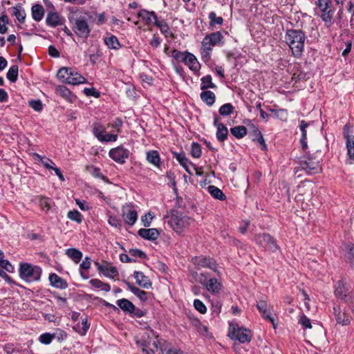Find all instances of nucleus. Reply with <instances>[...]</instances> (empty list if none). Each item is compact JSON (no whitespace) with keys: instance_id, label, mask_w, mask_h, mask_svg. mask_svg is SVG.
Instances as JSON below:
<instances>
[{"instance_id":"nucleus-12","label":"nucleus","mask_w":354,"mask_h":354,"mask_svg":"<svg viewBox=\"0 0 354 354\" xmlns=\"http://www.w3.org/2000/svg\"><path fill=\"white\" fill-rule=\"evenodd\" d=\"M257 308L261 314V316L264 319H268L272 324L273 327L276 328L274 319L271 316L272 312V306L266 301L259 300L257 304Z\"/></svg>"},{"instance_id":"nucleus-13","label":"nucleus","mask_w":354,"mask_h":354,"mask_svg":"<svg viewBox=\"0 0 354 354\" xmlns=\"http://www.w3.org/2000/svg\"><path fill=\"white\" fill-rule=\"evenodd\" d=\"M97 270L100 272L102 273L104 276L109 278H114L118 275V272L116 267L112 266L109 263L105 262L100 264L98 262L95 263Z\"/></svg>"},{"instance_id":"nucleus-41","label":"nucleus","mask_w":354,"mask_h":354,"mask_svg":"<svg viewBox=\"0 0 354 354\" xmlns=\"http://www.w3.org/2000/svg\"><path fill=\"white\" fill-rule=\"evenodd\" d=\"M72 71V68H62L58 71L57 73V77L61 81L66 83L68 81V77H69L70 76L69 74L71 73Z\"/></svg>"},{"instance_id":"nucleus-25","label":"nucleus","mask_w":354,"mask_h":354,"mask_svg":"<svg viewBox=\"0 0 354 354\" xmlns=\"http://www.w3.org/2000/svg\"><path fill=\"white\" fill-rule=\"evenodd\" d=\"M124 283L127 285L129 290H130L131 292L136 295L141 301H146L147 299V293L145 291L139 289L127 281H124Z\"/></svg>"},{"instance_id":"nucleus-63","label":"nucleus","mask_w":354,"mask_h":354,"mask_svg":"<svg viewBox=\"0 0 354 354\" xmlns=\"http://www.w3.org/2000/svg\"><path fill=\"white\" fill-rule=\"evenodd\" d=\"M309 126V122L305 120L300 121L299 129L301 132V138H307L306 128Z\"/></svg>"},{"instance_id":"nucleus-31","label":"nucleus","mask_w":354,"mask_h":354,"mask_svg":"<svg viewBox=\"0 0 354 354\" xmlns=\"http://www.w3.org/2000/svg\"><path fill=\"white\" fill-rule=\"evenodd\" d=\"M104 40L109 48L117 50L120 48V44L115 35H109L104 37Z\"/></svg>"},{"instance_id":"nucleus-49","label":"nucleus","mask_w":354,"mask_h":354,"mask_svg":"<svg viewBox=\"0 0 354 354\" xmlns=\"http://www.w3.org/2000/svg\"><path fill=\"white\" fill-rule=\"evenodd\" d=\"M345 257L351 263H354V244L348 243L346 245Z\"/></svg>"},{"instance_id":"nucleus-11","label":"nucleus","mask_w":354,"mask_h":354,"mask_svg":"<svg viewBox=\"0 0 354 354\" xmlns=\"http://www.w3.org/2000/svg\"><path fill=\"white\" fill-rule=\"evenodd\" d=\"M333 315L338 324L346 326L351 323V317L344 308H342L340 306L335 305L333 307Z\"/></svg>"},{"instance_id":"nucleus-3","label":"nucleus","mask_w":354,"mask_h":354,"mask_svg":"<svg viewBox=\"0 0 354 354\" xmlns=\"http://www.w3.org/2000/svg\"><path fill=\"white\" fill-rule=\"evenodd\" d=\"M191 222L192 219L189 216L176 211L171 213L168 221L169 225L178 233H181L185 229L187 228Z\"/></svg>"},{"instance_id":"nucleus-37","label":"nucleus","mask_w":354,"mask_h":354,"mask_svg":"<svg viewBox=\"0 0 354 354\" xmlns=\"http://www.w3.org/2000/svg\"><path fill=\"white\" fill-rule=\"evenodd\" d=\"M89 283L95 288L101 289L104 292H109L111 290L109 284L104 283L97 279L90 280Z\"/></svg>"},{"instance_id":"nucleus-15","label":"nucleus","mask_w":354,"mask_h":354,"mask_svg":"<svg viewBox=\"0 0 354 354\" xmlns=\"http://www.w3.org/2000/svg\"><path fill=\"white\" fill-rule=\"evenodd\" d=\"M65 22V19L57 12H49L46 19V23L48 26L57 27L58 26L63 25Z\"/></svg>"},{"instance_id":"nucleus-32","label":"nucleus","mask_w":354,"mask_h":354,"mask_svg":"<svg viewBox=\"0 0 354 354\" xmlns=\"http://www.w3.org/2000/svg\"><path fill=\"white\" fill-rule=\"evenodd\" d=\"M207 191L211 194V196L216 199L220 201H225L226 199V196L221 191V189L214 185L208 186Z\"/></svg>"},{"instance_id":"nucleus-45","label":"nucleus","mask_w":354,"mask_h":354,"mask_svg":"<svg viewBox=\"0 0 354 354\" xmlns=\"http://www.w3.org/2000/svg\"><path fill=\"white\" fill-rule=\"evenodd\" d=\"M234 110V107L230 103L222 105L219 109V113L223 116H228L231 115Z\"/></svg>"},{"instance_id":"nucleus-7","label":"nucleus","mask_w":354,"mask_h":354,"mask_svg":"<svg viewBox=\"0 0 354 354\" xmlns=\"http://www.w3.org/2000/svg\"><path fill=\"white\" fill-rule=\"evenodd\" d=\"M69 20L73 24L72 28L73 32L79 37L87 39L90 35L91 29L85 17L81 16L73 21L71 19H69Z\"/></svg>"},{"instance_id":"nucleus-61","label":"nucleus","mask_w":354,"mask_h":354,"mask_svg":"<svg viewBox=\"0 0 354 354\" xmlns=\"http://www.w3.org/2000/svg\"><path fill=\"white\" fill-rule=\"evenodd\" d=\"M153 216L151 212H148L145 216H142L141 220L145 227H149Z\"/></svg>"},{"instance_id":"nucleus-5","label":"nucleus","mask_w":354,"mask_h":354,"mask_svg":"<svg viewBox=\"0 0 354 354\" xmlns=\"http://www.w3.org/2000/svg\"><path fill=\"white\" fill-rule=\"evenodd\" d=\"M316 5L321 12L320 17L324 21L326 26L327 27L330 26L335 13L332 1L330 0H317Z\"/></svg>"},{"instance_id":"nucleus-54","label":"nucleus","mask_w":354,"mask_h":354,"mask_svg":"<svg viewBox=\"0 0 354 354\" xmlns=\"http://www.w3.org/2000/svg\"><path fill=\"white\" fill-rule=\"evenodd\" d=\"M118 139L117 134L109 133L105 131V133L102 135L99 141L102 142H115Z\"/></svg>"},{"instance_id":"nucleus-18","label":"nucleus","mask_w":354,"mask_h":354,"mask_svg":"<svg viewBox=\"0 0 354 354\" xmlns=\"http://www.w3.org/2000/svg\"><path fill=\"white\" fill-rule=\"evenodd\" d=\"M138 234L142 238L149 241H155L160 236V232L156 228H142L138 230Z\"/></svg>"},{"instance_id":"nucleus-39","label":"nucleus","mask_w":354,"mask_h":354,"mask_svg":"<svg viewBox=\"0 0 354 354\" xmlns=\"http://www.w3.org/2000/svg\"><path fill=\"white\" fill-rule=\"evenodd\" d=\"M201 89L205 90L209 88H214L216 85L212 81V76L207 75L201 78Z\"/></svg>"},{"instance_id":"nucleus-29","label":"nucleus","mask_w":354,"mask_h":354,"mask_svg":"<svg viewBox=\"0 0 354 354\" xmlns=\"http://www.w3.org/2000/svg\"><path fill=\"white\" fill-rule=\"evenodd\" d=\"M69 75L70 76L69 77H68V81L66 82L68 84L76 85L85 83L86 81L85 77H84L77 72H74L72 71Z\"/></svg>"},{"instance_id":"nucleus-10","label":"nucleus","mask_w":354,"mask_h":354,"mask_svg":"<svg viewBox=\"0 0 354 354\" xmlns=\"http://www.w3.org/2000/svg\"><path fill=\"white\" fill-rule=\"evenodd\" d=\"M109 155L116 162L123 164L125 162V159L129 158V151L122 146H119L111 149L109 152Z\"/></svg>"},{"instance_id":"nucleus-57","label":"nucleus","mask_w":354,"mask_h":354,"mask_svg":"<svg viewBox=\"0 0 354 354\" xmlns=\"http://www.w3.org/2000/svg\"><path fill=\"white\" fill-rule=\"evenodd\" d=\"M194 308L201 313H205L207 311V308L205 304L199 299H195L194 301Z\"/></svg>"},{"instance_id":"nucleus-21","label":"nucleus","mask_w":354,"mask_h":354,"mask_svg":"<svg viewBox=\"0 0 354 354\" xmlns=\"http://www.w3.org/2000/svg\"><path fill=\"white\" fill-rule=\"evenodd\" d=\"M50 285L55 288L66 289L68 287L66 281L55 273L49 275Z\"/></svg>"},{"instance_id":"nucleus-59","label":"nucleus","mask_w":354,"mask_h":354,"mask_svg":"<svg viewBox=\"0 0 354 354\" xmlns=\"http://www.w3.org/2000/svg\"><path fill=\"white\" fill-rule=\"evenodd\" d=\"M8 22V18L7 16L3 15L0 17V33L4 34L6 30V24Z\"/></svg>"},{"instance_id":"nucleus-1","label":"nucleus","mask_w":354,"mask_h":354,"mask_svg":"<svg viewBox=\"0 0 354 354\" xmlns=\"http://www.w3.org/2000/svg\"><path fill=\"white\" fill-rule=\"evenodd\" d=\"M306 37L303 31L290 29L286 31L285 40L292 50V55L299 57L304 50Z\"/></svg>"},{"instance_id":"nucleus-46","label":"nucleus","mask_w":354,"mask_h":354,"mask_svg":"<svg viewBox=\"0 0 354 354\" xmlns=\"http://www.w3.org/2000/svg\"><path fill=\"white\" fill-rule=\"evenodd\" d=\"M254 132H255L257 136L255 138L253 139V140L257 142V143L259 144V147H261V149L262 150L266 151L267 150V145L266 144V142L263 137V135L257 129H255Z\"/></svg>"},{"instance_id":"nucleus-51","label":"nucleus","mask_w":354,"mask_h":354,"mask_svg":"<svg viewBox=\"0 0 354 354\" xmlns=\"http://www.w3.org/2000/svg\"><path fill=\"white\" fill-rule=\"evenodd\" d=\"M190 153L192 157L195 158H200L202 153L201 146L197 142H192Z\"/></svg>"},{"instance_id":"nucleus-33","label":"nucleus","mask_w":354,"mask_h":354,"mask_svg":"<svg viewBox=\"0 0 354 354\" xmlns=\"http://www.w3.org/2000/svg\"><path fill=\"white\" fill-rule=\"evenodd\" d=\"M221 287V283L215 278L210 279L206 284L207 290L212 293L218 292Z\"/></svg>"},{"instance_id":"nucleus-44","label":"nucleus","mask_w":354,"mask_h":354,"mask_svg":"<svg viewBox=\"0 0 354 354\" xmlns=\"http://www.w3.org/2000/svg\"><path fill=\"white\" fill-rule=\"evenodd\" d=\"M189 52H181L178 50L174 49L171 51V56L178 62H185V57H187V54Z\"/></svg>"},{"instance_id":"nucleus-27","label":"nucleus","mask_w":354,"mask_h":354,"mask_svg":"<svg viewBox=\"0 0 354 354\" xmlns=\"http://www.w3.org/2000/svg\"><path fill=\"white\" fill-rule=\"evenodd\" d=\"M203 39L213 46L219 45L221 43H223V35L218 31L206 35Z\"/></svg>"},{"instance_id":"nucleus-50","label":"nucleus","mask_w":354,"mask_h":354,"mask_svg":"<svg viewBox=\"0 0 354 354\" xmlns=\"http://www.w3.org/2000/svg\"><path fill=\"white\" fill-rule=\"evenodd\" d=\"M67 217L73 221L80 223L82 221V215L76 209L69 211Z\"/></svg>"},{"instance_id":"nucleus-16","label":"nucleus","mask_w":354,"mask_h":354,"mask_svg":"<svg viewBox=\"0 0 354 354\" xmlns=\"http://www.w3.org/2000/svg\"><path fill=\"white\" fill-rule=\"evenodd\" d=\"M138 17H140L147 26L152 24L158 20L157 15L155 12L149 11L146 9H141L137 14Z\"/></svg>"},{"instance_id":"nucleus-14","label":"nucleus","mask_w":354,"mask_h":354,"mask_svg":"<svg viewBox=\"0 0 354 354\" xmlns=\"http://www.w3.org/2000/svg\"><path fill=\"white\" fill-rule=\"evenodd\" d=\"M193 263L198 266L203 268H208L209 269L213 270L214 271H216L217 264L215 261L209 257H206L204 256L201 257H195L192 259Z\"/></svg>"},{"instance_id":"nucleus-24","label":"nucleus","mask_w":354,"mask_h":354,"mask_svg":"<svg viewBox=\"0 0 354 354\" xmlns=\"http://www.w3.org/2000/svg\"><path fill=\"white\" fill-rule=\"evenodd\" d=\"M174 158L178 161L180 165L183 167V168L185 169V171L189 174H192V172L189 168V165H190V162L188 160V158L186 157L185 154L184 153H176L174 152Z\"/></svg>"},{"instance_id":"nucleus-34","label":"nucleus","mask_w":354,"mask_h":354,"mask_svg":"<svg viewBox=\"0 0 354 354\" xmlns=\"http://www.w3.org/2000/svg\"><path fill=\"white\" fill-rule=\"evenodd\" d=\"M65 254L71 259L75 263L80 262L82 257V253L81 251L76 248H69L66 250Z\"/></svg>"},{"instance_id":"nucleus-22","label":"nucleus","mask_w":354,"mask_h":354,"mask_svg":"<svg viewBox=\"0 0 354 354\" xmlns=\"http://www.w3.org/2000/svg\"><path fill=\"white\" fill-rule=\"evenodd\" d=\"M335 294L339 299H343L346 301H348V289L346 288L345 283H344L342 281H339L335 284Z\"/></svg>"},{"instance_id":"nucleus-4","label":"nucleus","mask_w":354,"mask_h":354,"mask_svg":"<svg viewBox=\"0 0 354 354\" xmlns=\"http://www.w3.org/2000/svg\"><path fill=\"white\" fill-rule=\"evenodd\" d=\"M322 170L319 160L309 156L306 160L301 161L299 166L295 168L294 172L295 174H297L300 171H305L306 174L312 175L321 173Z\"/></svg>"},{"instance_id":"nucleus-8","label":"nucleus","mask_w":354,"mask_h":354,"mask_svg":"<svg viewBox=\"0 0 354 354\" xmlns=\"http://www.w3.org/2000/svg\"><path fill=\"white\" fill-rule=\"evenodd\" d=\"M151 339H153L152 341V345L154 346L156 351L158 349L162 350V346L166 343L165 341H163L159 339L158 334L155 332L151 328H147L145 331V334L142 337V341L144 342L143 346L145 347H148L149 344L151 342Z\"/></svg>"},{"instance_id":"nucleus-48","label":"nucleus","mask_w":354,"mask_h":354,"mask_svg":"<svg viewBox=\"0 0 354 354\" xmlns=\"http://www.w3.org/2000/svg\"><path fill=\"white\" fill-rule=\"evenodd\" d=\"M347 155L350 159L354 160V138H350L346 140Z\"/></svg>"},{"instance_id":"nucleus-17","label":"nucleus","mask_w":354,"mask_h":354,"mask_svg":"<svg viewBox=\"0 0 354 354\" xmlns=\"http://www.w3.org/2000/svg\"><path fill=\"white\" fill-rule=\"evenodd\" d=\"M218 120V117L215 115L214 118V124L217 128L216 138L219 141L223 142L227 137L228 130L223 124L219 123Z\"/></svg>"},{"instance_id":"nucleus-58","label":"nucleus","mask_w":354,"mask_h":354,"mask_svg":"<svg viewBox=\"0 0 354 354\" xmlns=\"http://www.w3.org/2000/svg\"><path fill=\"white\" fill-rule=\"evenodd\" d=\"M30 106L37 112H40L43 109V104L39 100H30L29 102Z\"/></svg>"},{"instance_id":"nucleus-6","label":"nucleus","mask_w":354,"mask_h":354,"mask_svg":"<svg viewBox=\"0 0 354 354\" xmlns=\"http://www.w3.org/2000/svg\"><path fill=\"white\" fill-rule=\"evenodd\" d=\"M229 337L232 339H236L240 343H248L251 341L252 334L251 330L239 326L230 325Z\"/></svg>"},{"instance_id":"nucleus-23","label":"nucleus","mask_w":354,"mask_h":354,"mask_svg":"<svg viewBox=\"0 0 354 354\" xmlns=\"http://www.w3.org/2000/svg\"><path fill=\"white\" fill-rule=\"evenodd\" d=\"M122 217L127 225L132 226L138 220V213L135 209H128L123 211Z\"/></svg>"},{"instance_id":"nucleus-20","label":"nucleus","mask_w":354,"mask_h":354,"mask_svg":"<svg viewBox=\"0 0 354 354\" xmlns=\"http://www.w3.org/2000/svg\"><path fill=\"white\" fill-rule=\"evenodd\" d=\"M133 277L136 279V283L143 288H149L151 286V282L149 279L142 272L140 271H134Z\"/></svg>"},{"instance_id":"nucleus-62","label":"nucleus","mask_w":354,"mask_h":354,"mask_svg":"<svg viewBox=\"0 0 354 354\" xmlns=\"http://www.w3.org/2000/svg\"><path fill=\"white\" fill-rule=\"evenodd\" d=\"M129 253L135 257H138L141 259H144L146 257V254L144 252L139 249H130Z\"/></svg>"},{"instance_id":"nucleus-56","label":"nucleus","mask_w":354,"mask_h":354,"mask_svg":"<svg viewBox=\"0 0 354 354\" xmlns=\"http://www.w3.org/2000/svg\"><path fill=\"white\" fill-rule=\"evenodd\" d=\"M299 324H300L304 328H311V322L305 315H300L299 319Z\"/></svg>"},{"instance_id":"nucleus-53","label":"nucleus","mask_w":354,"mask_h":354,"mask_svg":"<svg viewBox=\"0 0 354 354\" xmlns=\"http://www.w3.org/2000/svg\"><path fill=\"white\" fill-rule=\"evenodd\" d=\"M209 19H210V26H213L216 24L221 25L223 22V19L221 17H216L214 12H211L209 14Z\"/></svg>"},{"instance_id":"nucleus-47","label":"nucleus","mask_w":354,"mask_h":354,"mask_svg":"<svg viewBox=\"0 0 354 354\" xmlns=\"http://www.w3.org/2000/svg\"><path fill=\"white\" fill-rule=\"evenodd\" d=\"M93 133L95 137L100 140L102 135L105 133V129L102 125L98 123H95L93 127Z\"/></svg>"},{"instance_id":"nucleus-26","label":"nucleus","mask_w":354,"mask_h":354,"mask_svg":"<svg viewBox=\"0 0 354 354\" xmlns=\"http://www.w3.org/2000/svg\"><path fill=\"white\" fill-rule=\"evenodd\" d=\"M117 305L125 313H133L135 306L127 299H121L117 301Z\"/></svg>"},{"instance_id":"nucleus-60","label":"nucleus","mask_w":354,"mask_h":354,"mask_svg":"<svg viewBox=\"0 0 354 354\" xmlns=\"http://www.w3.org/2000/svg\"><path fill=\"white\" fill-rule=\"evenodd\" d=\"M84 93L86 96H93L95 97H99L100 95V93L93 87L85 88L84 89Z\"/></svg>"},{"instance_id":"nucleus-42","label":"nucleus","mask_w":354,"mask_h":354,"mask_svg":"<svg viewBox=\"0 0 354 354\" xmlns=\"http://www.w3.org/2000/svg\"><path fill=\"white\" fill-rule=\"evenodd\" d=\"M18 66H12L7 72L6 77L11 82H15L18 77Z\"/></svg>"},{"instance_id":"nucleus-40","label":"nucleus","mask_w":354,"mask_h":354,"mask_svg":"<svg viewBox=\"0 0 354 354\" xmlns=\"http://www.w3.org/2000/svg\"><path fill=\"white\" fill-rule=\"evenodd\" d=\"M82 328L80 329V323L77 324L74 328L81 335H84L90 327V324L88 323L87 317L82 319Z\"/></svg>"},{"instance_id":"nucleus-52","label":"nucleus","mask_w":354,"mask_h":354,"mask_svg":"<svg viewBox=\"0 0 354 354\" xmlns=\"http://www.w3.org/2000/svg\"><path fill=\"white\" fill-rule=\"evenodd\" d=\"M13 14L20 23H24L26 18V13L24 9L21 8L14 7Z\"/></svg>"},{"instance_id":"nucleus-55","label":"nucleus","mask_w":354,"mask_h":354,"mask_svg":"<svg viewBox=\"0 0 354 354\" xmlns=\"http://www.w3.org/2000/svg\"><path fill=\"white\" fill-rule=\"evenodd\" d=\"M55 337V335L46 333L40 335L39 341L44 344H49Z\"/></svg>"},{"instance_id":"nucleus-35","label":"nucleus","mask_w":354,"mask_h":354,"mask_svg":"<svg viewBox=\"0 0 354 354\" xmlns=\"http://www.w3.org/2000/svg\"><path fill=\"white\" fill-rule=\"evenodd\" d=\"M201 98L208 106H212L215 102L216 96L212 91H205L201 93Z\"/></svg>"},{"instance_id":"nucleus-64","label":"nucleus","mask_w":354,"mask_h":354,"mask_svg":"<svg viewBox=\"0 0 354 354\" xmlns=\"http://www.w3.org/2000/svg\"><path fill=\"white\" fill-rule=\"evenodd\" d=\"M0 266L9 272H12L14 270L13 266L6 259H3L0 261Z\"/></svg>"},{"instance_id":"nucleus-36","label":"nucleus","mask_w":354,"mask_h":354,"mask_svg":"<svg viewBox=\"0 0 354 354\" xmlns=\"http://www.w3.org/2000/svg\"><path fill=\"white\" fill-rule=\"evenodd\" d=\"M154 25L157 26L160 32L165 35V36L167 37L169 35L171 36L172 33L170 31L169 27L167 22L164 20H157L156 21H154Z\"/></svg>"},{"instance_id":"nucleus-19","label":"nucleus","mask_w":354,"mask_h":354,"mask_svg":"<svg viewBox=\"0 0 354 354\" xmlns=\"http://www.w3.org/2000/svg\"><path fill=\"white\" fill-rule=\"evenodd\" d=\"M184 64L187 66L194 73H196L199 72L201 64L196 56L192 53H189L187 54V57H185Z\"/></svg>"},{"instance_id":"nucleus-38","label":"nucleus","mask_w":354,"mask_h":354,"mask_svg":"<svg viewBox=\"0 0 354 354\" xmlns=\"http://www.w3.org/2000/svg\"><path fill=\"white\" fill-rule=\"evenodd\" d=\"M231 133L236 138H242L247 133V129L244 126H236L230 129Z\"/></svg>"},{"instance_id":"nucleus-2","label":"nucleus","mask_w":354,"mask_h":354,"mask_svg":"<svg viewBox=\"0 0 354 354\" xmlns=\"http://www.w3.org/2000/svg\"><path fill=\"white\" fill-rule=\"evenodd\" d=\"M42 270L39 266H33L28 263L19 265V273L21 279L27 282L37 281L40 279Z\"/></svg>"},{"instance_id":"nucleus-43","label":"nucleus","mask_w":354,"mask_h":354,"mask_svg":"<svg viewBox=\"0 0 354 354\" xmlns=\"http://www.w3.org/2000/svg\"><path fill=\"white\" fill-rule=\"evenodd\" d=\"M56 93L66 100H69L71 95L70 90L65 86L60 85L56 87Z\"/></svg>"},{"instance_id":"nucleus-28","label":"nucleus","mask_w":354,"mask_h":354,"mask_svg":"<svg viewBox=\"0 0 354 354\" xmlns=\"http://www.w3.org/2000/svg\"><path fill=\"white\" fill-rule=\"evenodd\" d=\"M147 160L153 165L159 167L160 158L159 153L156 150H151L147 153Z\"/></svg>"},{"instance_id":"nucleus-30","label":"nucleus","mask_w":354,"mask_h":354,"mask_svg":"<svg viewBox=\"0 0 354 354\" xmlns=\"http://www.w3.org/2000/svg\"><path fill=\"white\" fill-rule=\"evenodd\" d=\"M32 16L35 21H40L44 15V9L40 4H35L31 8Z\"/></svg>"},{"instance_id":"nucleus-9","label":"nucleus","mask_w":354,"mask_h":354,"mask_svg":"<svg viewBox=\"0 0 354 354\" xmlns=\"http://www.w3.org/2000/svg\"><path fill=\"white\" fill-rule=\"evenodd\" d=\"M255 241L265 250L274 252L278 249L275 240L268 234H259L255 236Z\"/></svg>"}]
</instances>
